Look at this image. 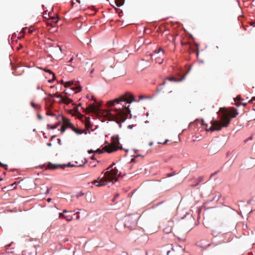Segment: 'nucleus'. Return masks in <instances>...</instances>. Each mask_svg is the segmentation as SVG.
I'll list each match as a JSON object with an SVG mask.
<instances>
[{
  "label": "nucleus",
  "instance_id": "nucleus-1",
  "mask_svg": "<svg viewBox=\"0 0 255 255\" xmlns=\"http://www.w3.org/2000/svg\"><path fill=\"white\" fill-rule=\"evenodd\" d=\"M219 112L221 113L220 121L215 120L211 122V126L209 128L211 131L220 130L222 127H228L231 119L235 118L238 114L237 110L235 108H232L230 111L224 108H220Z\"/></svg>",
  "mask_w": 255,
  "mask_h": 255
},
{
  "label": "nucleus",
  "instance_id": "nucleus-2",
  "mask_svg": "<svg viewBox=\"0 0 255 255\" xmlns=\"http://www.w3.org/2000/svg\"><path fill=\"white\" fill-rule=\"evenodd\" d=\"M115 164L113 163L112 165L108 167L106 169L107 171L105 172H103L98 179L94 180L92 183L96 186L101 187L107 185L108 182L112 183L117 182L120 174H118V170L116 167L113 168Z\"/></svg>",
  "mask_w": 255,
  "mask_h": 255
},
{
  "label": "nucleus",
  "instance_id": "nucleus-3",
  "mask_svg": "<svg viewBox=\"0 0 255 255\" xmlns=\"http://www.w3.org/2000/svg\"><path fill=\"white\" fill-rule=\"evenodd\" d=\"M128 114H130L129 106L122 105L114 109H109L106 111V115L111 121H115L117 123L121 124L127 119ZM121 127V124L120 125Z\"/></svg>",
  "mask_w": 255,
  "mask_h": 255
},
{
  "label": "nucleus",
  "instance_id": "nucleus-4",
  "mask_svg": "<svg viewBox=\"0 0 255 255\" xmlns=\"http://www.w3.org/2000/svg\"><path fill=\"white\" fill-rule=\"evenodd\" d=\"M135 100L133 96L129 93H126L118 98L114 100L108 101L107 105L108 106L111 107L114 106L115 104H119L121 102H126L127 104H130L131 102Z\"/></svg>",
  "mask_w": 255,
  "mask_h": 255
},
{
  "label": "nucleus",
  "instance_id": "nucleus-5",
  "mask_svg": "<svg viewBox=\"0 0 255 255\" xmlns=\"http://www.w3.org/2000/svg\"><path fill=\"white\" fill-rule=\"evenodd\" d=\"M119 140L117 141H113L112 143L108 144L107 146H105L102 150L98 149L95 151V153L101 154L103 152V150L107 151L108 153H111L112 152L117 151L119 148Z\"/></svg>",
  "mask_w": 255,
  "mask_h": 255
},
{
  "label": "nucleus",
  "instance_id": "nucleus-6",
  "mask_svg": "<svg viewBox=\"0 0 255 255\" xmlns=\"http://www.w3.org/2000/svg\"><path fill=\"white\" fill-rule=\"evenodd\" d=\"M138 217L134 215H129L125 217V226L129 229L135 227Z\"/></svg>",
  "mask_w": 255,
  "mask_h": 255
},
{
  "label": "nucleus",
  "instance_id": "nucleus-7",
  "mask_svg": "<svg viewBox=\"0 0 255 255\" xmlns=\"http://www.w3.org/2000/svg\"><path fill=\"white\" fill-rule=\"evenodd\" d=\"M156 54H159V57H155L156 62L159 64L162 63L163 61V58H162V56L164 55V50L161 48H159L157 50H154L152 54H151V56H155Z\"/></svg>",
  "mask_w": 255,
  "mask_h": 255
},
{
  "label": "nucleus",
  "instance_id": "nucleus-8",
  "mask_svg": "<svg viewBox=\"0 0 255 255\" xmlns=\"http://www.w3.org/2000/svg\"><path fill=\"white\" fill-rule=\"evenodd\" d=\"M50 189H51V188H48L44 185H43V187H41L39 186H36L34 188V191H33V192H38L40 193H49Z\"/></svg>",
  "mask_w": 255,
  "mask_h": 255
},
{
  "label": "nucleus",
  "instance_id": "nucleus-9",
  "mask_svg": "<svg viewBox=\"0 0 255 255\" xmlns=\"http://www.w3.org/2000/svg\"><path fill=\"white\" fill-rule=\"evenodd\" d=\"M61 119L63 121V125L66 127L67 128H69L71 129L74 126V125L70 122V120L62 116H60L59 118H58Z\"/></svg>",
  "mask_w": 255,
  "mask_h": 255
},
{
  "label": "nucleus",
  "instance_id": "nucleus-10",
  "mask_svg": "<svg viewBox=\"0 0 255 255\" xmlns=\"http://www.w3.org/2000/svg\"><path fill=\"white\" fill-rule=\"evenodd\" d=\"M185 78V75L183 76L181 78L177 79L176 78H174L173 77H167L166 79H165L164 82L162 83V85H164L165 84V81L168 80L171 82H181L183 80H184Z\"/></svg>",
  "mask_w": 255,
  "mask_h": 255
},
{
  "label": "nucleus",
  "instance_id": "nucleus-11",
  "mask_svg": "<svg viewBox=\"0 0 255 255\" xmlns=\"http://www.w3.org/2000/svg\"><path fill=\"white\" fill-rule=\"evenodd\" d=\"M85 129L84 130H86L87 132L88 130H89L92 128V125L90 123V119L89 117L85 118Z\"/></svg>",
  "mask_w": 255,
  "mask_h": 255
},
{
  "label": "nucleus",
  "instance_id": "nucleus-12",
  "mask_svg": "<svg viewBox=\"0 0 255 255\" xmlns=\"http://www.w3.org/2000/svg\"><path fill=\"white\" fill-rule=\"evenodd\" d=\"M60 101H59V103H64L66 105H69L70 103H71L72 102V100L67 97H63L62 96V98H60Z\"/></svg>",
  "mask_w": 255,
  "mask_h": 255
},
{
  "label": "nucleus",
  "instance_id": "nucleus-13",
  "mask_svg": "<svg viewBox=\"0 0 255 255\" xmlns=\"http://www.w3.org/2000/svg\"><path fill=\"white\" fill-rule=\"evenodd\" d=\"M71 129L77 134H81L83 133H84L85 134H87L88 133L86 131V130H84V129L82 130V129H78V128H76L74 126H73L72 128Z\"/></svg>",
  "mask_w": 255,
  "mask_h": 255
},
{
  "label": "nucleus",
  "instance_id": "nucleus-14",
  "mask_svg": "<svg viewBox=\"0 0 255 255\" xmlns=\"http://www.w3.org/2000/svg\"><path fill=\"white\" fill-rule=\"evenodd\" d=\"M97 107L94 104L90 105L86 109V110L89 113L95 112L97 111Z\"/></svg>",
  "mask_w": 255,
  "mask_h": 255
},
{
  "label": "nucleus",
  "instance_id": "nucleus-15",
  "mask_svg": "<svg viewBox=\"0 0 255 255\" xmlns=\"http://www.w3.org/2000/svg\"><path fill=\"white\" fill-rule=\"evenodd\" d=\"M48 168L50 169H55L57 168L59 165L56 164H53L52 163H49L48 165Z\"/></svg>",
  "mask_w": 255,
  "mask_h": 255
},
{
  "label": "nucleus",
  "instance_id": "nucleus-16",
  "mask_svg": "<svg viewBox=\"0 0 255 255\" xmlns=\"http://www.w3.org/2000/svg\"><path fill=\"white\" fill-rule=\"evenodd\" d=\"M167 248H168V247H165L163 249V251L162 252H166V255H169V254L170 253H172V252H174V250L171 248V250H167Z\"/></svg>",
  "mask_w": 255,
  "mask_h": 255
},
{
  "label": "nucleus",
  "instance_id": "nucleus-17",
  "mask_svg": "<svg viewBox=\"0 0 255 255\" xmlns=\"http://www.w3.org/2000/svg\"><path fill=\"white\" fill-rule=\"evenodd\" d=\"M125 0H115L116 5L120 7L123 5L124 3Z\"/></svg>",
  "mask_w": 255,
  "mask_h": 255
},
{
  "label": "nucleus",
  "instance_id": "nucleus-18",
  "mask_svg": "<svg viewBox=\"0 0 255 255\" xmlns=\"http://www.w3.org/2000/svg\"><path fill=\"white\" fill-rule=\"evenodd\" d=\"M71 211H68L66 210H64L62 213H60L59 214V217L60 218L64 219V217H65V215H64L65 213H71Z\"/></svg>",
  "mask_w": 255,
  "mask_h": 255
},
{
  "label": "nucleus",
  "instance_id": "nucleus-19",
  "mask_svg": "<svg viewBox=\"0 0 255 255\" xmlns=\"http://www.w3.org/2000/svg\"><path fill=\"white\" fill-rule=\"evenodd\" d=\"M73 216L70 215H65V217H64V219L68 222L71 221L73 220Z\"/></svg>",
  "mask_w": 255,
  "mask_h": 255
},
{
  "label": "nucleus",
  "instance_id": "nucleus-20",
  "mask_svg": "<svg viewBox=\"0 0 255 255\" xmlns=\"http://www.w3.org/2000/svg\"><path fill=\"white\" fill-rule=\"evenodd\" d=\"M71 89L72 90H73L75 91V93H77L80 92L81 90V87L80 86L77 87H75V88L72 87V88H71Z\"/></svg>",
  "mask_w": 255,
  "mask_h": 255
},
{
  "label": "nucleus",
  "instance_id": "nucleus-21",
  "mask_svg": "<svg viewBox=\"0 0 255 255\" xmlns=\"http://www.w3.org/2000/svg\"><path fill=\"white\" fill-rule=\"evenodd\" d=\"M204 180V177L203 176H200V177H199L198 178V182L194 185H192L193 186H197L198 185L200 182L203 181Z\"/></svg>",
  "mask_w": 255,
  "mask_h": 255
},
{
  "label": "nucleus",
  "instance_id": "nucleus-22",
  "mask_svg": "<svg viewBox=\"0 0 255 255\" xmlns=\"http://www.w3.org/2000/svg\"><path fill=\"white\" fill-rule=\"evenodd\" d=\"M45 71L52 74V77H53L52 80H54L55 79L56 77H55V74L53 72H52L50 70L46 69V70H45Z\"/></svg>",
  "mask_w": 255,
  "mask_h": 255
},
{
  "label": "nucleus",
  "instance_id": "nucleus-23",
  "mask_svg": "<svg viewBox=\"0 0 255 255\" xmlns=\"http://www.w3.org/2000/svg\"><path fill=\"white\" fill-rule=\"evenodd\" d=\"M49 96L51 97H57L60 99L62 98V96L61 95H57V93L54 94H49Z\"/></svg>",
  "mask_w": 255,
  "mask_h": 255
},
{
  "label": "nucleus",
  "instance_id": "nucleus-24",
  "mask_svg": "<svg viewBox=\"0 0 255 255\" xmlns=\"http://www.w3.org/2000/svg\"><path fill=\"white\" fill-rule=\"evenodd\" d=\"M66 128H67L66 127L62 125V126L61 127V129H60L61 132V133L64 132L65 131Z\"/></svg>",
  "mask_w": 255,
  "mask_h": 255
},
{
  "label": "nucleus",
  "instance_id": "nucleus-25",
  "mask_svg": "<svg viewBox=\"0 0 255 255\" xmlns=\"http://www.w3.org/2000/svg\"><path fill=\"white\" fill-rule=\"evenodd\" d=\"M249 103L255 104V96L252 98V99L249 101Z\"/></svg>",
  "mask_w": 255,
  "mask_h": 255
},
{
  "label": "nucleus",
  "instance_id": "nucleus-26",
  "mask_svg": "<svg viewBox=\"0 0 255 255\" xmlns=\"http://www.w3.org/2000/svg\"><path fill=\"white\" fill-rule=\"evenodd\" d=\"M52 22L55 23H56V22H58V20H57V18L54 17H52Z\"/></svg>",
  "mask_w": 255,
  "mask_h": 255
},
{
  "label": "nucleus",
  "instance_id": "nucleus-27",
  "mask_svg": "<svg viewBox=\"0 0 255 255\" xmlns=\"http://www.w3.org/2000/svg\"><path fill=\"white\" fill-rule=\"evenodd\" d=\"M64 86H65V87H66V88L70 87V83L68 82H66L65 83Z\"/></svg>",
  "mask_w": 255,
  "mask_h": 255
},
{
  "label": "nucleus",
  "instance_id": "nucleus-28",
  "mask_svg": "<svg viewBox=\"0 0 255 255\" xmlns=\"http://www.w3.org/2000/svg\"><path fill=\"white\" fill-rule=\"evenodd\" d=\"M0 166L5 167V169H7L6 167H7V165L6 164L0 162Z\"/></svg>",
  "mask_w": 255,
  "mask_h": 255
},
{
  "label": "nucleus",
  "instance_id": "nucleus-29",
  "mask_svg": "<svg viewBox=\"0 0 255 255\" xmlns=\"http://www.w3.org/2000/svg\"><path fill=\"white\" fill-rule=\"evenodd\" d=\"M174 175H175L174 172L172 173H168L167 174V177H171V176H173Z\"/></svg>",
  "mask_w": 255,
  "mask_h": 255
},
{
  "label": "nucleus",
  "instance_id": "nucleus-30",
  "mask_svg": "<svg viewBox=\"0 0 255 255\" xmlns=\"http://www.w3.org/2000/svg\"><path fill=\"white\" fill-rule=\"evenodd\" d=\"M46 114L48 116H53V114L50 111H47Z\"/></svg>",
  "mask_w": 255,
  "mask_h": 255
},
{
  "label": "nucleus",
  "instance_id": "nucleus-31",
  "mask_svg": "<svg viewBox=\"0 0 255 255\" xmlns=\"http://www.w3.org/2000/svg\"><path fill=\"white\" fill-rule=\"evenodd\" d=\"M57 126H58V125L52 126H51L50 128H51V129L56 128H57Z\"/></svg>",
  "mask_w": 255,
  "mask_h": 255
},
{
  "label": "nucleus",
  "instance_id": "nucleus-32",
  "mask_svg": "<svg viewBox=\"0 0 255 255\" xmlns=\"http://www.w3.org/2000/svg\"><path fill=\"white\" fill-rule=\"evenodd\" d=\"M37 118H38L39 120H42V116H41L40 115H39V114H37Z\"/></svg>",
  "mask_w": 255,
  "mask_h": 255
},
{
  "label": "nucleus",
  "instance_id": "nucleus-33",
  "mask_svg": "<svg viewBox=\"0 0 255 255\" xmlns=\"http://www.w3.org/2000/svg\"><path fill=\"white\" fill-rule=\"evenodd\" d=\"M89 153H92L93 152L95 153V151L93 150L92 149L89 150L88 151Z\"/></svg>",
  "mask_w": 255,
  "mask_h": 255
},
{
  "label": "nucleus",
  "instance_id": "nucleus-34",
  "mask_svg": "<svg viewBox=\"0 0 255 255\" xmlns=\"http://www.w3.org/2000/svg\"><path fill=\"white\" fill-rule=\"evenodd\" d=\"M169 140L168 139H166L163 142V144H165L167 143V142H168Z\"/></svg>",
  "mask_w": 255,
  "mask_h": 255
},
{
  "label": "nucleus",
  "instance_id": "nucleus-35",
  "mask_svg": "<svg viewBox=\"0 0 255 255\" xmlns=\"http://www.w3.org/2000/svg\"><path fill=\"white\" fill-rule=\"evenodd\" d=\"M68 82L70 83V86L74 84L73 81H68Z\"/></svg>",
  "mask_w": 255,
  "mask_h": 255
},
{
  "label": "nucleus",
  "instance_id": "nucleus-36",
  "mask_svg": "<svg viewBox=\"0 0 255 255\" xmlns=\"http://www.w3.org/2000/svg\"><path fill=\"white\" fill-rule=\"evenodd\" d=\"M64 166H73V165H71L70 163L67 165H64Z\"/></svg>",
  "mask_w": 255,
  "mask_h": 255
},
{
  "label": "nucleus",
  "instance_id": "nucleus-37",
  "mask_svg": "<svg viewBox=\"0 0 255 255\" xmlns=\"http://www.w3.org/2000/svg\"><path fill=\"white\" fill-rule=\"evenodd\" d=\"M155 55H156L155 56H151V57H154L155 58L156 57H159V54H156Z\"/></svg>",
  "mask_w": 255,
  "mask_h": 255
},
{
  "label": "nucleus",
  "instance_id": "nucleus-38",
  "mask_svg": "<svg viewBox=\"0 0 255 255\" xmlns=\"http://www.w3.org/2000/svg\"><path fill=\"white\" fill-rule=\"evenodd\" d=\"M236 106H237L239 107V106H240V105H241V104H240V103H236Z\"/></svg>",
  "mask_w": 255,
  "mask_h": 255
},
{
  "label": "nucleus",
  "instance_id": "nucleus-39",
  "mask_svg": "<svg viewBox=\"0 0 255 255\" xmlns=\"http://www.w3.org/2000/svg\"><path fill=\"white\" fill-rule=\"evenodd\" d=\"M51 200V198H48V199H47V202H50Z\"/></svg>",
  "mask_w": 255,
  "mask_h": 255
},
{
  "label": "nucleus",
  "instance_id": "nucleus-40",
  "mask_svg": "<svg viewBox=\"0 0 255 255\" xmlns=\"http://www.w3.org/2000/svg\"><path fill=\"white\" fill-rule=\"evenodd\" d=\"M35 182H35L34 184H35V185L36 186L37 182H38V180H35Z\"/></svg>",
  "mask_w": 255,
  "mask_h": 255
},
{
  "label": "nucleus",
  "instance_id": "nucleus-41",
  "mask_svg": "<svg viewBox=\"0 0 255 255\" xmlns=\"http://www.w3.org/2000/svg\"><path fill=\"white\" fill-rule=\"evenodd\" d=\"M94 69L93 68V69H92V70L91 71V72H90V74H92V73L94 72Z\"/></svg>",
  "mask_w": 255,
  "mask_h": 255
},
{
  "label": "nucleus",
  "instance_id": "nucleus-42",
  "mask_svg": "<svg viewBox=\"0 0 255 255\" xmlns=\"http://www.w3.org/2000/svg\"><path fill=\"white\" fill-rule=\"evenodd\" d=\"M60 83H61V84H65L64 82V81H63V80H62L60 81Z\"/></svg>",
  "mask_w": 255,
  "mask_h": 255
},
{
  "label": "nucleus",
  "instance_id": "nucleus-43",
  "mask_svg": "<svg viewBox=\"0 0 255 255\" xmlns=\"http://www.w3.org/2000/svg\"><path fill=\"white\" fill-rule=\"evenodd\" d=\"M152 144H153V142H150V143H149V145L150 146H152Z\"/></svg>",
  "mask_w": 255,
  "mask_h": 255
},
{
  "label": "nucleus",
  "instance_id": "nucleus-44",
  "mask_svg": "<svg viewBox=\"0 0 255 255\" xmlns=\"http://www.w3.org/2000/svg\"><path fill=\"white\" fill-rule=\"evenodd\" d=\"M79 219H80V216L78 215L76 217V219L79 220Z\"/></svg>",
  "mask_w": 255,
  "mask_h": 255
},
{
  "label": "nucleus",
  "instance_id": "nucleus-45",
  "mask_svg": "<svg viewBox=\"0 0 255 255\" xmlns=\"http://www.w3.org/2000/svg\"><path fill=\"white\" fill-rule=\"evenodd\" d=\"M47 145L49 146H51V143H47Z\"/></svg>",
  "mask_w": 255,
  "mask_h": 255
},
{
  "label": "nucleus",
  "instance_id": "nucleus-46",
  "mask_svg": "<svg viewBox=\"0 0 255 255\" xmlns=\"http://www.w3.org/2000/svg\"><path fill=\"white\" fill-rule=\"evenodd\" d=\"M64 93H65V95H67V92H66V91H65L64 92Z\"/></svg>",
  "mask_w": 255,
  "mask_h": 255
},
{
  "label": "nucleus",
  "instance_id": "nucleus-47",
  "mask_svg": "<svg viewBox=\"0 0 255 255\" xmlns=\"http://www.w3.org/2000/svg\"><path fill=\"white\" fill-rule=\"evenodd\" d=\"M76 1L78 2H80V0H76Z\"/></svg>",
  "mask_w": 255,
  "mask_h": 255
},
{
  "label": "nucleus",
  "instance_id": "nucleus-48",
  "mask_svg": "<svg viewBox=\"0 0 255 255\" xmlns=\"http://www.w3.org/2000/svg\"><path fill=\"white\" fill-rule=\"evenodd\" d=\"M118 196H119V195L118 194V195L115 196V198H116L118 197Z\"/></svg>",
  "mask_w": 255,
  "mask_h": 255
},
{
  "label": "nucleus",
  "instance_id": "nucleus-49",
  "mask_svg": "<svg viewBox=\"0 0 255 255\" xmlns=\"http://www.w3.org/2000/svg\"><path fill=\"white\" fill-rule=\"evenodd\" d=\"M72 60H73V58H71V59L70 60L69 62H71V61H72Z\"/></svg>",
  "mask_w": 255,
  "mask_h": 255
},
{
  "label": "nucleus",
  "instance_id": "nucleus-50",
  "mask_svg": "<svg viewBox=\"0 0 255 255\" xmlns=\"http://www.w3.org/2000/svg\"><path fill=\"white\" fill-rule=\"evenodd\" d=\"M91 159H94V157H93V156H92V157H91Z\"/></svg>",
  "mask_w": 255,
  "mask_h": 255
},
{
  "label": "nucleus",
  "instance_id": "nucleus-51",
  "mask_svg": "<svg viewBox=\"0 0 255 255\" xmlns=\"http://www.w3.org/2000/svg\"><path fill=\"white\" fill-rule=\"evenodd\" d=\"M32 31H33V33L34 32H35V29H34L33 28Z\"/></svg>",
  "mask_w": 255,
  "mask_h": 255
},
{
  "label": "nucleus",
  "instance_id": "nucleus-52",
  "mask_svg": "<svg viewBox=\"0 0 255 255\" xmlns=\"http://www.w3.org/2000/svg\"><path fill=\"white\" fill-rule=\"evenodd\" d=\"M243 105L245 106L246 105V103H244V104H243Z\"/></svg>",
  "mask_w": 255,
  "mask_h": 255
},
{
  "label": "nucleus",
  "instance_id": "nucleus-53",
  "mask_svg": "<svg viewBox=\"0 0 255 255\" xmlns=\"http://www.w3.org/2000/svg\"><path fill=\"white\" fill-rule=\"evenodd\" d=\"M72 4H74V2L73 1H71Z\"/></svg>",
  "mask_w": 255,
  "mask_h": 255
},
{
  "label": "nucleus",
  "instance_id": "nucleus-54",
  "mask_svg": "<svg viewBox=\"0 0 255 255\" xmlns=\"http://www.w3.org/2000/svg\"><path fill=\"white\" fill-rule=\"evenodd\" d=\"M55 137V135H53V136H52V138H54Z\"/></svg>",
  "mask_w": 255,
  "mask_h": 255
},
{
  "label": "nucleus",
  "instance_id": "nucleus-55",
  "mask_svg": "<svg viewBox=\"0 0 255 255\" xmlns=\"http://www.w3.org/2000/svg\"><path fill=\"white\" fill-rule=\"evenodd\" d=\"M32 106H33V107H34V106H35V105L33 103Z\"/></svg>",
  "mask_w": 255,
  "mask_h": 255
},
{
  "label": "nucleus",
  "instance_id": "nucleus-56",
  "mask_svg": "<svg viewBox=\"0 0 255 255\" xmlns=\"http://www.w3.org/2000/svg\"><path fill=\"white\" fill-rule=\"evenodd\" d=\"M157 143H158V144H161V142H157Z\"/></svg>",
  "mask_w": 255,
  "mask_h": 255
},
{
  "label": "nucleus",
  "instance_id": "nucleus-57",
  "mask_svg": "<svg viewBox=\"0 0 255 255\" xmlns=\"http://www.w3.org/2000/svg\"><path fill=\"white\" fill-rule=\"evenodd\" d=\"M2 179L1 178H0V181L2 180Z\"/></svg>",
  "mask_w": 255,
  "mask_h": 255
},
{
  "label": "nucleus",
  "instance_id": "nucleus-58",
  "mask_svg": "<svg viewBox=\"0 0 255 255\" xmlns=\"http://www.w3.org/2000/svg\"><path fill=\"white\" fill-rule=\"evenodd\" d=\"M37 89H40V87H37Z\"/></svg>",
  "mask_w": 255,
  "mask_h": 255
},
{
  "label": "nucleus",
  "instance_id": "nucleus-59",
  "mask_svg": "<svg viewBox=\"0 0 255 255\" xmlns=\"http://www.w3.org/2000/svg\"><path fill=\"white\" fill-rule=\"evenodd\" d=\"M134 160V158H132V159H131V161H133Z\"/></svg>",
  "mask_w": 255,
  "mask_h": 255
},
{
  "label": "nucleus",
  "instance_id": "nucleus-60",
  "mask_svg": "<svg viewBox=\"0 0 255 255\" xmlns=\"http://www.w3.org/2000/svg\"><path fill=\"white\" fill-rule=\"evenodd\" d=\"M81 106V104H79V106Z\"/></svg>",
  "mask_w": 255,
  "mask_h": 255
},
{
  "label": "nucleus",
  "instance_id": "nucleus-61",
  "mask_svg": "<svg viewBox=\"0 0 255 255\" xmlns=\"http://www.w3.org/2000/svg\"><path fill=\"white\" fill-rule=\"evenodd\" d=\"M80 195H83V193H80Z\"/></svg>",
  "mask_w": 255,
  "mask_h": 255
},
{
  "label": "nucleus",
  "instance_id": "nucleus-62",
  "mask_svg": "<svg viewBox=\"0 0 255 255\" xmlns=\"http://www.w3.org/2000/svg\"><path fill=\"white\" fill-rule=\"evenodd\" d=\"M80 195H83V193H80Z\"/></svg>",
  "mask_w": 255,
  "mask_h": 255
}]
</instances>
